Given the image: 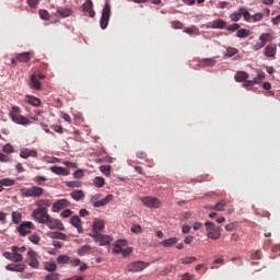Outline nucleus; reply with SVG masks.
<instances>
[{
    "mask_svg": "<svg viewBox=\"0 0 280 280\" xmlns=\"http://www.w3.org/2000/svg\"><path fill=\"white\" fill-rule=\"evenodd\" d=\"M208 27L211 30H224L226 27V22L224 20H214L212 22H209Z\"/></svg>",
    "mask_w": 280,
    "mask_h": 280,
    "instance_id": "ddd939ff",
    "label": "nucleus"
},
{
    "mask_svg": "<svg viewBox=\"0 0 280 280\" xmlns=\"http://www.w3.org/2000/svg\"><path fill=\"white\" fill-rule=\"evenodd\" d=\"M83 12H86L91 19L95 16V11L93 10V1L86 0L83 3Z\"/></svg>",
    "mask_w": 280,
    "mask_h": 280,
    "instance_id": "a211bd4d",
    "label": "nucleus"
},
{
    "mask_svg": "<svg viewBox=\"0 0 280 280\" xmlns=\"http://www.w3.org/2000/svg\"><path fill=\"white\" fill-rule=\"evenodd\" d=\"M70 224L78 230V233H84V229L82 228V220L78 215H73L70 219Z\"/></svg>",
    "mask_w": 280,
    "mask_h": 280,
    "instance_id": "4468645a",
    "label": "nucleus"
},
{
    "mask_svg": "<svg viewBox=\"0 0 280 280\" xmlns=\"http://www.w3.org/2000/svg\"><path fill=\"white\" fill-rule=\"evenodd\" d=\"M116 245L120 248H124V246H128V241L126 240H119L116 242Z\"/></svg>",
    "mask_w": 280,
    "mask_h": 280,
    "instance_id": "69168bd1",
    "label": "nucleus"
},
{
    "mask_svg": "<svg viewBox=\"0 0 280 280\" xmlns=\"http://www.w3.org/2000/svg\"><path fill=\"white\" fill-rule=\"evenodd\" d=\"M0 183H2V187H12L15 182L11 178H2L0 179Z\"/></svg>",
    "mask_w": 280,
    "mask_h": 280,
    "instance_id": "37998d69",
    "label": "nucleus"
},
{
    "mask_svg": "<svg viewBox=\"0 0 280 280\" xmlns=\"http://www.w3.org/2000/svg\"><path fill=\"white\" fill-rule=\"evenodd\" d=\"M194 261H197L196 257H185L182 259V264H185V265L194 264Z\"/></svg>",
    "mask_w": 280,
    "mask_h": 280,
    "instance_id": "bf43d9fd",
    "label": "nucleus"
},
{
    "mask_svg": "<svg viewBox=\"0 0 280 280\" xmlns=\"http://www.w3.org/2000/svg\"><path fill=\"white\" fill-rule=\"evenodd\" d=\"M94 185L95 187L102 188L104 187V185H106V179H104V177H95L94 178Z\"/></svg>",
    "mask_w": 280,
    "mask_h": 280,
    "instance_id": "a19ab883",
    "label": "nucleus"
},
{
    "mask_svg": "<svg viewBox=\"0 0 280 280\" xmlns=\"http://www.w3.org/2000/svg\"><path fill=\"white\" fill-rule=\"evenodd\" d=\"M20 191L24 198H43L45 196V188L38 186L22 188Z\"/></svg>",
    "mask_w": 280,
    "mask_h": 280,
    "instance_id": "f03ea898",
    "label": "nucleus"
},
{
    "mask_svg": "<svg viewBox=\"0 0 280 280\" xmlns=\"http://www.w3.org/2000/svg\"><path fill=\"white\" fill-rule=\"evenodd\" d=\"M11 259H12L11 261H13L14 264H21V261H23V255L19 253V247L16 246L12 247Z\"/></svg>",
    "mask_w": 280,
    "mask_h": 280,
    "instance_id": "aec40b11",
    "label": "nucleus"
},
{
    "mask_svg": "<svg viewBox=\"0 0 280 280\" xmlns=\"http://www.w3.org/2000/svg\"><path fill=\"white\" fill-rule=\"evenodd\" d=\"M69 261H71V258L67 255H60L57 257V264L65 265L69 264Z\"/></svg>",
    "mask_w": 280,
    "mask_h": 280,
    "instance_id": "ea45409f",
    "label": "nucleus"
},
{
    "mask_svg": "<svg viewBox=\"0 0 280 280\" xmlns=\"http://www.w3.org/2000/svg\"><path fill=\"white\" fill-rule=\"evenodd\" d=\"M9 117L14 124H19L20 126H28L30 124H32L30 119L21 116V108L19 106L12 107L11 112L9 113Z\"/></svg>",
    "mask_w": 280,
    "mask_h": 280,
    "instance_id": "f257e3e1",
    "label": "nucleus"
},
{
    "mask_svg": "<svg viewBox=\"0 0 280 280\" xmlns=\"http://www.w3.org/2000/svg\"><path fill=\"white\" fill-rule=\"evenodd\" d=\"M91 254V247L90 245H83L81 248L78 249V255L80 257H84V255Z\"/></svg>",
    "mask_w": 280,
    "mask_h": 280,
    "instance_id": "72a5a7b5",
    "label": "nucleus"
},
{
    "mask_svg": "<svg viewBox=\"0 0 280 280\" xmlns=\"http://www.w3.org/2000/svg\"><path fill=\"white\" fill-rule=\"evenodd\" d=\"M50 172H52V174H57V176H69V174H71L69 168H65L62 166H51Z\"/></svg>",
    "mask_w": 280,
    "mask_h": 280,
    "instance_id": "dca6fc26",
    "label": "nucleus"
},
{
    "mask_svg": "<svg viewBox=\"0 0 280 280\" xmlns=\"http://www.w3.org/2000/svg\"><path fill=\"white\" fill-rule=\"evenodd\" d=\"M205 224L208 232V237L210 240H220V233H222V228L215 226V223L209 221H207Z\"/></svg>",
    "mask_w": 280,
    "mask_h": 280,
    "instance_id": "20e7f679",
    "label": "nucleus"
},
{
    "mask_svg": "<svg viewBox=\"0 0 280 280\" xmlns=\"http://www.w3.org/2000/svg\"><path fill=\"white\" fill-rule=\"evenodd\" d=\"M61 275L60 273H56V272H51L45 276V280H60Z\"/></svg>",
    "mask_w": 280,
    "mask_h": 280,
    "instance_id": "c03bdc74",
    "label": "nucleus"
},
{
    "mask_svg": "<svg viewBox=\"0 0 280 280\" xmlns=\"http://www.w3.org/2000/svg\"><path fill=\"white\" fill-rule=\"evenodd\" d=\"M177 243H178L177 237H171V238L162 241L161 246H163L164 248H170V246H174V244H177Z\"/></svg>",
    "mask_w": 280,
    "mask_h": 280,
    "instance_id": "c85d7f7f",
    "label": "nucleus"
},
{
    "mask_svg": "<svg viewBox=\"0 0 280 280\" xmlns=\"http://www.w3.org/2000/svg\"><path fill=\"white\" fill-rule=\"evenodd\" d=\"M43 83L36 78V74H32L30 80V88L34 91H40Z\"/></svg>",
    "mask_w": 280,
    "mask_h": 280,
    "instance_id": "6ab92c4d",
    "label": "nucleus"
},
{
    "mask_svg": "<svg viewBox=\"0 0 280 280\" xmlns=\"http://www.w3.org/2000/svg\"><path fill=\"white\" fill-rule=\"evenodd\" d=\"M225 28L228 30V32H237L240 30V24L234 23L229 26H225Z\"/></svg>",
    "mask_w": 280,
    "mask_h": 280,
    "instance_id": "6e6d98bb",
    "label": "nucleus"
},
{
    "mask_svg": "<svg viewBox=\"0 0 280 280\" xmlns=\"http://www.w3.org/2000/svg\"><path fill=\"white\" fill-rule=\"evenodd\" d=\"M231 21H234V23H237V21H240V19H242V12L241 9H238V12L236 13H232L230 15Z\"/></svg>",
    "mask_w": 280,
    "mask_h": 280,
    "instance_id": "49530a36",
    "label": "nucleus"
},
{
    "mask_svg": "<svg viewBox=\"0 0 280 280\" xmlns=\"http://www.w3.org/2000/svg\"><path fill=\"white\" fill-rule=\"evenodd\" d=\"M252 259H261V252L256 250L255 253L252 254Z\"/></svg>",
    "mask_w": 280,
    "mask_h": 280,
    "instance_id": "774afa93",
    "label": "nucleus"
},
{
    "mask_svg": "<svg viewBox=\"0 0 280 280\" xmlns=\"http://www.w3.org/2000/svg\"><path fill=\"white\" fill-rule=\"evenodd\" d=\"M32 229H34V223H32V221H26L18 226V233H20L22 237H25V235H30L32 233Z\"/></svg>",
    "mask_w": 280,
    "mask_h": 280,
    "instance_id": "6e6552de",
    "label": "nucleus"
},
{
    "mask_svg": "<svg viewBox=\"0 0 280 280\" xmlns=\"http://www.w3.org/2000/svg\"><path fill=\"white\" fill-rule=\"evenodd\" d=\"M266 46L262 44V42H257L256 44L252 45L253 51H259V49H264Z\"/></svg>",
    "mask_w": 280,
    "mask_h": 280,
    "instance_id": "3c124183",
    "label": "nucleus"
},
{
    "mask_svg": "<svg viewBox=\"0 0 280 280\" xmlns=\"http://www.w3.org/2000/svg\"><path fill=\"white\" fill-rule=\"evenodd\" d=\"M131 254H132V247H127V248L122 249L124 257H128Z\"/></svg>",
    "mask_w": 280,
    "mask_h": 280,
    "instance_id": "338daca9",
    "label": "nucleus"
},
{
    "mask_svg": "<svg viewBox=\"0 0 280 280\" xmlns=\"http://www.w3.org/2000/svg\"><path fill=\"white\" fill-rule=\"evenodd\" d=\"M18 62H30L32 60V54L31 52H22L16 55Z\"/></svg>",
    "mask_w": 280,
    "mask_h": 280,
    "instance_id": "393cba45",
    "label": "nucleus"
},
{
    "mask_svg": "<svg viewBox=\"0 0 280 280\" xmlns=\"http://www.w3.org/2000/svg\"><path fill=\"white\" fill-rule=\"evenodd\" d=\"M37 209H47L51 207V200L49 199H39L35 202Z\"/></svg>",
    "mask_w": 280,
    "mask_h": 280,
    "instance_id": "5701e85b",
    "label": "nucleus"
},
{
    "mask_svg": "<svg viewBox=\"0 0 280 280\" xmlns=\"http://www.w3.org/2000/svg\"><path fill=\"white\" fill-rule=\"evenodd\" d=\"M71 202L67 199H59L56 202L52 203L51 211L52 213H60L62 209H67Z\"/></svg>",
    "mask_w": 280,
    "mask_h": 280,
    "instance_id": "1a4fd4ad",
    "label": "nucleus"
},
{
    "mask_svg": "<svg viewBox=\"0 0 280 280\" xmlns=\"http://www.w3.org/2000/svg\"><path fill=\"white\" fill-rule=\"evenodd\" d=\"M25 102L27 104H31V106H35V107H38L42 104L40 98L32 95H26Z\"/></svg>",
    "mask_w": 280,
    "mask_h": 280,
    "instance_id": "4be33fe9",
    "label": "nucleus"
},
{
    "mask_svg": "<svg viewBox=\"0 0 280 280\" xmlns=\"http://www.w3.org/2000/svg\"><path fill=\"white\" fill-rule=\"evenodd\" d=\"M112 200H113V195H107L102 200L94 202V207H96V208L105 207V205H108V202H110Z\"/></svg>",
    "mask_w": 280,
    "mask_h": 280,
    "instance_id": "a878e982",
    "label": "nucleus"
},
{
    "mask_svg": "<svg viewBox=\"0 0 280 280\" xmlns=\"http://www.w3.org/2000/svg\"><path fill=\"white\" fill-rule=\"evenodd\" d=\"M148 266H150V262L137 260V261L130 262L127 266V270L128 272H143V270H145Z\"/></svg>",
    "mask_w": 280,
    "mask_h": 280,
    "instance_id": "423d86ee",
    "label": "nucleus"
},
{
    "mask_svg": "<svg viewBox=\"0 0 280 280\" xmlns=\"http://www.w3.org/2000/svg\"><path fill=\"white\" fill-rule=\"evenodd\" d=\"M225 207H226V201H219L214 206H210L209 209L211 211H224Z\"/></svg>",
    "mask_w": 280,
    "mask_h": 280,
    "instance_id": "2f4dec72",
    "label": "nucleus"
},
{
    "mask_svg": "<svg viewBox=\"0 0 280 280\" xmlns=\"http://www.w3.org/2000/svg\"><path fill=\"white\" fill-rule=\"evenodd\" d=\"M46 180H47V177L45 176L34 177V183H36V185H45Z\"/></svg>",
    "mask_w": 280,
    "mask_h": 280,
    "instance_id": "8fccbe9b",
    "label": "nucleus"
},
{
    "mask_svg": "<svg viewBox=\"0 0 280 280\" xmlns=\"http://www.w3.org/2000/svg\"><path fill=\"white\" fill-rule=\"evenodd\" d=\"M141 202L148 209H161V200L156 197H143L141 198Z\"/></svg>",
    "mask_w": 280,
    "mask_h": 280,
    "instance_id": "0eeeda50",
    "label": "nucleus"
},
{
    "mask_svg": "<svg viewBox=\"0 0 280 280\" xmlns=\"http://www.w3.org/2000/svg\"><path fill=\"white\" fill-rule=\"evenodd\" d=\"M172 27L173 30H183V23H180L179 21H174L172 22Z\"/></svg>",
    "mask_w": 280,
    "mask_h": 280,
    "instance_id": "e2e57ef3",
    "label": "nucleus"
},
{
    "mask_svg": "<svg viewBox=\"0 0 280 280\" xmlns=\"http://www.w3.org/2000/svg\"><path fill=\"white\" fill-rule=\"evenodd\" d=\"M30 242H32L33 244H38V242H40V236L36 235V234H32L31 236H28Z\"/></svg>",
    "mask_w": 280,
    "mask_h": 280,
    "instance_id": "052dcab7",
    "label": "nucleus"
},
{
    "mask_svg": "<svg viewBox=\"0 0 280 280\" xmlns=\"http://www.w3.org/2000/svg\"><path fill=\"white\" fill-rule=\"evenodd\" d=\"M48 237L51 240H62L63 242H67V234L62 232H49Z\"/></svg>",
    "mask_w": 280,
    "mask_h": 280,
    "instance_id": "b1692460",
    "label": "nucleus"
},
{
    "mask_svg": "<svg viewBox=\"0 0 280 280\" xmlns=\"http://www.w3.org/2000/svg\"><path fill=\"white\" fill-rule=\"evenodd\" d=\"M50 128L55 131L58 132V135H62L65 132V128L60 125H51Z\"/></svg>",
    "mask_w": 280,
    "mask_h": 280,
    "instance_id": "603ef678",
    "label": "nucleus"
},
{
    "mask_svg": "<svg viewBox=\"0 0 280 280\" xmlns=\"http://www.w3.org/2000/svg\"><path fill=\"white\" fill-rule=\"evenodd\" d=\"M259 40H261L262 44L266 46V43H272V40H275V36L271 33H262L259 36Z\"/></svg>",
    "mask_w": 280,
    "mask_h": 280,
    "instance_id": "bb28decb",
    "label": "nucleus"
},
{
    "mask_svg": "<svg viewBox=\"0 0 280 280\" xmlns=\"http://www.w3.org/2000/svg\"><path fill=\"white\" fill-rule=\"evenodd\" d=\"M252 19H253L254 23H257V22L261 21V19H264V14H261V13H256V14H254V15L252 16Z\"/></svg>",
    "mask_w": 280,
    "mask_h": 280,
    "instance_id": "0e129e2a",
    "label": "nucleus"
},
{
    "mask_svg": "<svg viewBox=\"0 0 280 280\" xmlns=\"http://www.w3.org/2000/svg\"><path fill=\"white\" fill-rule=\"evenodd\" d=\"M67 187L75 188V187H82V182L80 180H70L66 183Z\"/></svg>",
    "mask_w": 280,
    "mask_h": 280,
    "instance_id": "a18cd8bd",
    "label": "nucleus"
},
{
    "mask_svg": "<svg viewBox=\"0 0 280 280\" xmlns=\"http://www.w3.org/2000/svg\"><path fill=\"white\" fill-rule=\"evenodd\" d=\"M110 242H113V237H110V235H106L102 233H100L98 238H96V244H98V246H108Z\"/></svg>",
    "mask_w": 280,
    "mask_h": 280,
    "instance_id": "f8f14e48",
    "label": "nucleus"
},
{
    "mask_svg": "<svg viewBox=\"0 0 280 280\" xmlns=\"http://www.w3.org/2000/svg\"><path fill=\"white\" fill-rule=\"evenodd\" d=\"M57 269H58V265H56V262L54 261L44 262V270H46L47 272H56Z\"/></svg>",
    "mask_w": 280,
    "mask_h": 280,
    "instance_id": "c756f323",
    "label": "nucleus"
},
{
    "mask_svg": "<svg viewBox=\"0 0 280 280\" xmlns=\"http://www.w3.org/2000/svg\"><path fill=\"white\" fill-rule=\"evenodd\" d=\"M39 16L43 21L49 20V12L47 10H39Z\"/></svg>",
    "mask_w": 280,
    "mask_h": 280,
    "instance_id": "4d7b16f0",
    "label": "nucleus"
},
{
    "mask_svg": "<svg viewBox=\"0 0 280 280\" xmlns=\"http://www.w3.org/2000/svg\"><path fill=\"white\" fill-rule=\"evenodd\" d=\"M93 231L101 232L104 231L105 225L103 220H95L92 226Z\"/></svg>",
    "mask_w": 280,
    "mask_h": 280,
    "instance_id": "473e14b6",
    "label": "nucleus"
},
{
    "mask_svg": "<svg viewBox=\"0 0 280 280\" xmlns=\"http://www.w3.org/2000/svg\"><path fill=\"white\" fill-rule=\"evenodd\" d=\"M131 233H143V228L140 224H133L131 226Z\"/></svg>",
    "mask_w": 280,
    "mask_h": 280,
    "instance_id": "5fc2aeb1",
    "label": "nucleus"
},
{
    "mask_svg": "<svg viewBox=\"0 0 280 280\" xmlns=\"http://www.w3.org/2000/svg\"><path fill=\"white\" fill-rule=\"evenodd\" d=\"M22 219H23V215L21 214V212H18V211L12 212V222H14V224H21Z\"/></svg>",
    "mask_w": 280,
    "mask_h": 280,
    "instance_id": "4c0bfd02",
    "label": "nucleus"
},
{
    "mask_svg": "<svg viewBox=\"0 0 280 280\" xmlns=\"http://www.w3.org/2000/svg\"><path fill=\"white\" fill-rule=\"evenodd\" d=\"M25 268H27L25 264H9L5 266V270L10 272H25Z\"/></svg>",
    "mask_w": 280,
    "mask_h": 280,
    "instance_id": "9b49d317",
    "label": "nucleus"
},
{
    "mask_svg": "<svg viewBox=\"0 0 280 280\" xmlns=\"http://www.w3.org/2000/svg\"><path fill=\"white\" fill-rule=\"evenodd\" d=\"M265 56L267 58H275L277 56V44H269L265 48Z\"/></svg>",
    "mask_w": 280,
    "mask_h": 280,
    "instance_id": "f3484780",
    "label": "nucleus"
},
{
    "mask_svg": "<svg viewBox=\"0 0 280 280\" xmlns=\"http://www.w3.org/2000/svg\"><path fill=\"white\" fill-rule=\"evenodd\" d=\"M2 150L5 154H12V152H14V147H12V144H4Z\"/></svg>",
    "mask_w": 280,
    "mask_h": 280,
    "instance_id": "864d4df0",
    "label": "nucleus"
},
{
    "mask_svg": "<svg viewBox=\"0 0 280 280\" xmlns=\"http://www.w3.org/2000/svg\"><path fill=\"white\" fill-rule=\"evenodd\" d=\"M20 156L21 159H30V156L36 159V156H38V152H36V150L24 149L20 152Z\"/></svg>",
    "mask_w": 280,
    "mask_h": 280,
    "instance_id": "412c9836",
    "label": "nucleus"
},
{
    "mask_svg": "<svg viewBox=\"0 0 280 280\" xmlns=\"http://www.w3.org/2000/svg\"><path fill=\"white\" fill-rule=\"evenodd\" d=\"M215 65V60L213 59H203L201 61V67H213Z\"/></svg>",
    "mask_w": 280,
    "mask_h": 280,
    "instance_id": "de8ad7c7",
    "label": "nucleus"
},
{
    "mask_svg": "<svg viewBox=\"0 0 280 280\" xmlns=\"http://www.w3.org/2000/svg\"><path fill=\"white\" fill-rule=\"evenodd\" d=\"M240 50H237V48H233V47H228L225 50L224 56L226 58H233V56H235V54H237Z\"/></svg>",
    "mask_w": 280,
    "mask_h": 280,
    "instance_id": "58836bf2",
    "label": "nucleus"
},
{
    "mask_svg": "<svg viewBox=\"0 0 280 280\" xmlns=\"http://www.w3.org/2000/svg\"><path fill=\"white\" fill-rule=\"evenodd\" d=\"M266 80V72L258 71L257 77L253 79L254 84H261Z\"/></svg>",
    "mask_w": 280,
    "mask_h": 280,
    "instance_id": "f704fd0d",
    "label": "nucleus"
},
{
    "mask_svg": "<svg viewBox=\"0 0 280 280\" xmlns=\"http://www.w3.org/2000/svg\"><path fill=\"white\" fill-rule=\"evenodd\" d=\"M46 225L48 229L55 230L57 229L58 231H65V224L61 223L60 220L54 219L49 217L48 221L46 222Z\"/></svg>",
    "mask_w": 280,
    "mask_h": 280,
    "instance_id": "9d476101",
    "label": "nucleus"
},
{
    "mask_svg": "<svg viewBox=\"0 0 280 280\" xmlns=\"http://www.w3.org/2000/svg\"><path fill=\"white\" fill-rule=\"evenodd\" d=\"M71 215H73V211H71L70 209H66L60 213V218H71Z\"/></svg>",
    "mask_w": 280,
    "mask_h": 280,
    "instance_id": "13d9d810",
    "label": "nucleus"
},
{
    "mask_svg": "<svg viewBox=\"0 0 280 280\" xmlns=\"http://www.w3.org/2000/svg\"><path fill=\"white\" fill-rule=\"evenodd\" d=\"M73 177L74 178H83L84 177V171L82 170H77L74 173H73Z\"/></svg>",
    "mask_w": 280,
    "mask_h": 280,
    "instance_id": "680f3d73",
    "label": "nucleus"
},
{
    "mask_svg": "<svg viewBox=\"0 0 280 280\" xmlns=\"http://www.w3.org/2000/svg\"><path fill=\"white\" fill-rule=\"evenodd\" d=\"M108 21H110V4L105 3L100 20V25L102 30H106V27H108Z\"/></svg>",
    "mask_w": 280,
    "mask_h": 280,
    "instance_id": "39448f33",
    "label": "nucleus"
},
{
    "mask_svg": "<svg viewBox=\"0 0 280 280\" xmlns=\"http://www.w3.org/2000/svg\"><path fill=\"white\" fill-rule=\"evenodd\" d=\"M234 80L236 82H246V80H248V73L244 71H238L235 73Z\"/></svg>",
    "mask_w": 280,
    "mask_h": 280,
    "instance_id": "cd10ccee",
    "label": "nucleus"
},
{
    "mask_svg": "<svg viewBox=\"0 0 280 280\" xmlns=\"http://www.w3.org/2000/svg\"><path fill=\"white\" fill-rule=\"evenodd\" d=\"M70 196L77 202L80 200H84V191H82V190H74L70 194Z\"/></svg>",
    "mask_w": 280,
    "mask_h": 280,
    "instance_id": "7c9ffc66",
    "label": "nucleus"
},
{
    "mask_svg": "<svg viewBox=\"0 0 280 280\" xmlns=\"http://www.w3.org/2000/svg\"><path fill=\"white\" fill-rule=\"evenodd\" d=\"M100 170L106 176H110V170H112L110 165H102L100 166Z\"/></svg>",
    "mask_w": 280,
    "mask_h": 280,
    "instance_id": "09e8293b",
    "label": "nucleus"
},
{
    "mask_svg": "<svg viewBox=\"0 0 280 280\" xmlns=\"http://www.w3.org/2000/svg\"><path fill=\"white\" fill-rule=\"evenodd\" d=\"M57 14H59V16H62V19H67V16H71V11L70 9H58Z\"/></svg>",
    "mask_w": 280,
    "mask_h": 280,
    "instance_id": "79ce46f5",
    "label": "nucleus"
},
{
    "mask_svg": "<svg viewBox=\"0 0 280 280\" xmlns=\"http://www.w3.org/2000/svg\"><path fill=\"white\" fill-rule=\"evenodd\" d=\"M237 38H248L250 36V31L246 28H240L236 33Z\"/></svg>",
    "mask_w": 280,
    "mask_h": 280,
    "instance_id": "c9c22d12",
    "label": "nucleus"
},
{
    "mask_svg": "<svg viewBox=\"0 0 280 280\" xmlns=\"http://www.w3.org/2000/svg\"><path fill=\"white\" fill-rule=\"evenodd\" d=\"M241 16L244 18V21L250 23L253 21V15L246 10V8H241Z\"/></svg>",
    "mask_w": 280,
    "mask_h": 280,
    "instance_id": "e433bc0d",
    "label": "nucleus"
},
{
    "mask_svg": "<svg viewBox=\"0 0 280 280\" xmlns=\"http://www.w3.org/2000/svg\"><path fill=\"white\" fill-rule=\"evenodd\" d=\"M27 255H28V266H31V268H38L40 264L38 262V259H36V252L31 249L27 252Z\"/></svg>",
    "mask_w": 280,
    "mask_h": 280,
    "instance_id": "2eb2a0df",
    "label": "nucleus"
},
{
    "mask_svg": "<svg viewBox=\"0 0 280 280\" xmlns=\"http://www.w3.org/2000/svg\"><path fill=\"white\" fill-rule=\"evenodd\" d=\"M47 211V209H35L32 212V218H34L35 222H38V224H46V222H49L50 218Z\"/></svg>",
    "mask_w": 280,
    "mask_h": 280,
    "instance_id": "7ed1b4c3",
    "label": "nucleus"
}]
</instances>
